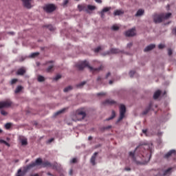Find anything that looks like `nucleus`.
I'll list each match as a JSON object with an SVG mask.
<instances>
[{
    "label": "nucleus",
    "instance_id": "f257e3e1",
    "mask_svg": "<svg viewBox=\"0 0 176 176\" xmlns=\"http://www.w3.org/2000/svg\"><path fill=\"white\" fill-rule=\"evenodd\" d=\"M135 151L129 152V157L132 159L135 164H146L151 160V153L143 154L142 155H135Z\"/></svg>",
    "mask_w": 176,
    "mask_h": 176
},
{
    "label": "nucleus",
    "instance_id": "f03ea898",
    "mask_svg": "<svg viewBox=\"0 0 176 176\" xmlns=\"http://www.w3.org/2000/svg\"><path fill=\"white\" fill-rule=\"evenodd\" d=\"M76 67L80 71H82L83 68L88 67L89 69H90L91 72H98V71H101L102 68V66L98 68H93L90 65H89V62H87V60L78 62L76 65Z\"/></svg>",
    "mask_w": 176,
    "mask_h": 176
},
{
    "label": "nucleus",
    "instance_id": "7ed1b4c3",
    "mask_svg": "<svg viewBox=\"0 0 176 176\" xmlns=\"http://www.w3.org/2000/svg\"><path fill=\"white\" fill-rule=\"evenodd\" d=\"M126 114V106L124 104H120V117L118 120V122L123 120L124 118V115Z\"/></svg>",
    "mask_w": 176,
    "mask_h": 176
},
{
    "label": "nucleus",
    "instance_id": "20e7f679",
    "mask_svg": "<svg viewBox=\"0 0 176 176\" xmlns=\"http://www.w3.org/2000/svg\"><path fill=\"white\" fill-rule=\"evenodd\" d=\"M10 107H12V101L10 100L0 102V109H3V108H10Z\"/></svg>",
    "mask_w": 176,
    "mask_h": 176
},
{
    "label": "nucleus",
    "instance_id": "39448f33",
    "mask_svg": "<svg viewBox=\"0 0 176 176\" xmlns=\"http://www.w3.org/2000/svg\"><path fill=\"white\" fill-rule=\"evenodd\" d=\"M42 159L38 158L36 160L35 162H32L30 165L27 166V170H30V168H32L33 167H35V166H42Z\"/></svg>",
    "mask_w": 176,
    "mask_h": 176
},
{
    "label": "nucleus",
    "instance_id": "423d86ee",
    "mask_svg": "<svg viewBox=\"0 0 176 176\" xmlns=\"http://www.w3.org/2000/svg\"><path fill=\"white\" fill-rule=\"evenodd\" d=\"M76 117L78 120H82V119H85L86 118V112L82 111V110H78L76 111Z\"/></svg>",
    "mask_w": 176,
    "mask_h": 176
},
{
    "label": "nucleus",
    "instance_id": "0eeeda50",
    "mask_svg": "<svg viewBox=\"0 0 176 176\" xmlns=\"http://www.w3.org/2000/svg\"><path fill=\"white\" fill-rule=\"evenodd\" d=\"M44 10H45L47 13H52V12L56 10V6L53 4H48L44 7Z\"/></svg>",
    "mask_w": 176,
    "mask_h": 176
},
{
    "label": "nucleus",
    "instance_id": "6e6552de",
    "mask_svg": "<svg viewBox=\"0 0 176 176\" xmlns=\"http://www.w3.org/2000/svg\"><path fill=\"white\" fill-rule=\"evenodd\" d=\"M23 2V5L25 8L27 9H31L32 8V4H31V2L32 0H21Z\"/></svg>",
    "mask_w": 176,
    "mask_h": 176
},
{
    "label": "nucleus",
    "instance_id": "1a4fd4ad",
    "mask_svg": "<svg viewBox=\"0 0 176 176\" xmlns=\"http://www.w3.org/2000/svg\"><path fill=\"white\" fill-rule=\"evenodd\" d=\"M42 167H52V168H57V164H54V165H52L48 161H45L42 163Z\"/></svg>",
    "mask_w": 176,
    "mask_h": 176
},
{
    "label": "nucleus",
    "instance_id": "9d476101",
    "mask_svg": "<svg viewBox=\"0 0 176 176\" xmlns=\"http://www.w3.org/2000/svg\"><path fill=\"white\" fill-rule=\"evenodd\" d=\"M163 17H164V15H162V14L160 15L155 14L154 15L153 19L155 23H162V21L164 20Z\"/></svg>",
    "mask_w": 176,
    "mask_h": 176
},
{
    "label": "nucleus",
    "instance_id": "9b49d317",
    "mask_svg": "<svg viewBox=\"0 0 176 176\" xmlns=\"http://www.w3.org/2000/svg\"><path fill=\"white\" fill-rule=\"evenodd\" d=\"M135 28H132L125 32L126 36H135Z\"/></svg>",
    "mask_w": 176,
    "mask_h": 176
},
{
    "label": "nucleus",
    "instance_id": "f8f14e48",
    "mask_svg": "<svg viewBox=\"0 0 176 176\" xmlns=\"http://www.w3.org/2000/svg\"><path fill=\"white\" fill-rule=\"evenodd\" d=\"M111 7H106L102 10V11L100 12V14L102 19H104V17H105V13H107V12H109V10H111Z\"/></svg>",
    "mask_w": 176,
    "mask_h": 176
},
{
    "label": "nucleus",
    "instance_id": "ddd939ff",
    "mask_svg": "<svg viewBox=\"0 0 176 176\" xmlns=\"http://www.w3.org/2000/svg\"><path fill=\"white\" fill-rule=\"evenodd\" d=\"M78 8L79 12H89V10H87V6L85 4L78 5Z\"/></svg>",
    "mask_w": 176,
    "mask_h": 176
},
{
    "label": "nucleus",
    "instance_id": "4468645a",
    "mask_svg": "<svg viewBox=\"0 0 176 176\" xmlns=\"http://www.w3.org/2000/svg\"><path fill=\"white\" fill-rule=\"evenodd\" d=\"M175 155H176V151H175V150H170L169 152H168V153L165 155L164 157H165L166 159H168V157H170V156H175Z\"/></svg>",
    "mask_w": 176,
    "mask_h": 176
},
{
    "label": "nucleus",
    "instance_id": "2eb2a0df",
    "mask_svg": "<svg viewBox=\"0 0 176 176\" xmlns=\"http://www.w3.org/2000/svg\"><path fill=\"white\" fill-rule=\"evenodd\" d=\"M120 50L116 49V48H113L110 50V52H107L104 54V56H107V54H110L111 53L112 54H116L118 53H120Z\"/></svg>",
    "mask_w": 176,
    "mask_h": 176
},
{
    "label": "nucleus",
    "instance_id": "dca6fc26",
    "mask_svg": "<svg viewBox=\"0 0 176 176\" xmlns=\"http://www.w3.org/2000/svg\"><path fill=\"white\" fill-rule=\"evenodd\" d=\"M155 47L156 45H155V44H151L144 48V52H151V50H153Z\"/></svg>",
    "mask_w": 176,
    "mask_h": 176
},
{
    "label": "nucleus",
    "instance_id": "f3484780",
    "mask_svg": "<svg viewBox=\"0 0 176 176\" xmlns=\"http://www.w3.org/2000/svg\"><path fill=\"white\" fill-rule=\"evenodd\" d=\"M153 103L151 102L148 106L146 108V109L143 111V115H146L148 112H149L152 109V106Z\"/></svg>",
    "mask_w": 176,
    "mask_h": 176
},
{
    "label": "nucleus",
    "instance_id": "a211bd4d",
    "mask_svg": "<svg viewBox=\"0 0 176 176\" xmlns=\"http://www.w3.org/2000/svg\"><path fill=\"white\" fill-rule=\"evenodd\" d=\"M104 104L107 105H115L116 104V102L112 99H107L104 101Z\"/></svg>",
    "mask_w": 176,
    "mask_h": 176
},
{
    "label": "nucleus",
    "instance_id": "6ab92c4d",
    "mask_svg": "<svg viewBox=\"0 0 176 176\" xmlns=\"http://www.w3.org/2000/svg\"><path fill=\"white\" fill-rule=\"evenodd\" d=\"M98 155V153H94L91 158V163L93 164V166H95L96 164V157Z\"/></svg>",
    "mask_w": 176,
    "mask_h": 176
},
{
    "label": "nucleus",
    "instance_id": "aec40b11",
    "mask_svg": "<svg viewBox=\"0 0 176 176\" xmlns=\"http://www.w3.org/2000/svg\"><path fill=\"white\" fill-rule=\"evenodd\" d=\"M173 170V168H168L167 170H164L163 173L164 176H168L171 174V171Z\"/></svg>",
    "mask_w": 176,
    "mask_h": 176
},
{
    "label": "nucleus",
    "instance_id": "412c9836",
    "mask_svg": "<svg viewBox=\"0 0 176 176\" xmlns=\"http://www.w3.org/2000/svg\"><path fill=\"white\" fill-rule=\"evenodd\" d=\"M124 13V12L122 10H116L114 11L113 14L114 16H122Z\"/></svg>",
    "mask_w": 176,
    "mask_h": 176
},
{
    "label": "nucleus",
    "instance_id": "4be33fe9",
    "mask_svg": "<svg viewBox=\"0 0 176 176\" xmlns=\"http://www.w3.org/2000/svg\"><path fill=\"white\" fill-rule=\"evenodd\" d=\"M161 93H162V92L160 91V90H157V91H155V92L154 93V95H153V98H154V100H157V98H159V97H160Z\"/></svg>",
    "mask_w": 176,
    "mask_h": 176
},
{
    "label": "nucleus",
    "instance_id": "5701e85b",
    "mask_svg": "<svg viewBox=\"0 0 176 176\" xmlns=\"http://www.w3.org/2000/svg\"><path fill=\"white\" fill-rule=\"evenodd\" d=\"M25 74V69L24 67H22L17 71V75H24Z\"/></svg>",
    "mask_w": 176,
    "mask_h": 176
},
{
    "label": "nucleus",
    "instance_id": "b1692460",
    "mask_svg": "<svg viewBox=\"0 0 176 176\" xmlns=\"http://www.w3.org/2000/svg\"><path fill=\"white\" fill-rule=\"evenodd\" d=\"M162 16H164L163 20H167L171 17V13L162 14Z\"/></svg>",
    "mask_w": 176,
    "mask_h": 176
},
{
    "label": "nucleus",
    "instance_id": "393cba45",
    "mask_svg": "<svg viewBox=\"0 0 176 176\" xmlns=\"http://www.w3.org/2000/svg\"><path fill=\"white\" fill-rule=\"evenodd\" d=\"M144 10H139L135 14L136 17H140V16H142V14H144Z\"/></svg>",
    "mask_w": 176,
    "mask_h": 176
},
{
    "label": "nucleus",
    "instance_id": "a878e982",
    "mask_svg": "<svg viewBox=\"0 0 176 176\" xmlns=\"http://www.w3.org/2000/svg\"><path fill=\"white\" fill-rule=\"evenodd\" d=\"M87 9L88 10V13L89 12V10H96V6L92 5H88L87 6Z\"/></svg>",
    "mask_w": 176,
    "mask_h": 176
},
{
    "label": "nucleus",
    "instance_id": "bb28decb",
    "mask_svg": "<svg viewBox=\"0 0 176 176\" xmlns=\"http://www.w3.org/2000/svg\"><path fill=\"white\" fill-rule=\"evenodd\" d=\"M116 116V113L115 111H111V116L109 118L106 119V120H112Z\"/></svg>",
    "mask_w": 176,
    "mask_h": 176
},
{
    "label": "nucleus",
    "instance_id": "cd10ccee",
    "mask_svg": "<svg viewBox=\"0 0 176 176\" xmlns=\"http://www.w3.org/2000/svg\"><path fill=\"white\" fill-rule=\"evenodd\" d=\"M37 80L38 82H45V78L43 76L38 75L37 76Z\"/></svg>",
    "mask_w": 176,
    "mask_h": 176
},
{
    "label": "nucleus",
    "instance_id": "c85d7f7f",
    "mask_svg": "<svg viewBox=\"0 0 176 176\" xmlns=\"http://www.w3.org/2000/svg\"><path fill=\"white\" fill-rule=\"evenodd\" d=\"M24 171L21 170V169L18 170L15 176H24Z\"/></svg>",
    "mask_w": 176,
    "mask_h": 176
},
{
    "label": "nucleus",
    "instance_id": "c756f323",
    "mask_svg": "<svg viewBox=\"0 0 176 176\" xmlns=\"http://www.w3.org/2000/svg\"><path fill=\"white\" fill-rule=\"evenodd\" d=\"M71 90H72V86L69 85L67 87H65L63 89L64 93H68V91H71Z\"/></svg>",
    "mask_w": 176,
    "mask_h": 176
},
{
    "label": "nucleus",
    "instance_id": "7c9ffc66",
    "mask_svg": "<svg viewBox=\"0 0 176 176\" xmlns=\"http://www.w3.org/2000/svg\"><path fill=\"white\" fill-rule=\"evenodd\" d=\"M39 56V52H34L30 55L31 58H35V57H38Z\"/></svg>",
    "mask_w": 176,
    "mask_h": 176
},
{
    "label": "nucleus",
    "instance_id": "2f4dec72",
    "mask_svg": "<svg viewBox=\"0 0 176 176\" xmlns=\"http://www.w3.org/2000/svg\"><path fill=\"white\" fill-rule=\"evenodd\" d=\"M65 111V109H63L61 110H59L58 111L54 113L55 116H57L58 115H61V113H63V112Z\"/></svg>",
    "mask_w": 176,
    "mask_h": 176
},
{
    "label": "nucleus",
    "instance_id": "473e14b6",
    "mask_svg": "<svg viewBox=\"0 0 176 176\" xmlns=\"http://www.w3.org/2000/svg\"><path fill=\"white\" fill-rule=\"evenodd\" d=\"M53 67H54V65H51L48 66V67L47 68V72H53Z\"/></svg>",
    "mask_w": 176,
    "mask_h": 176
},
{
    "label": "nucleus",
    "instance_id": "72a5a7b5",
    "mask_svg": "<svg viewBox=\"0 0 176 176\" xmlns=\"http://www.w3.org/2000/svg\"><path fill=\"white\" fill-rule=\"evenodd\" d=\"M21 90H23V87L21 86H18L15 91H14V93L17 94V93H20Z\"/></svg>",
    "mask_w": 176,
    "mask_h": 176
},
{
    "label": "nucleus",
    "instance_id": "f704fd0d",
    "mask_svg": "<svg viewBox=\"0 0 176 176\" xmlns=\"http://www.w3.org/2000/svg\"><path fill=\"white\" fill-rule=\"evenodd\" d=\"M21 145H27L28 142H27V139L23 138L21 140Z\"/></svg>",
    "mask_w": 176,
    "mask_h": 176
},
{
    "label": "nucleus",
    "instance_id": "c9c22d12",
    "mask_svg": "<svg viewBox=\"0 0 176 176\" xmlns=\"http://www.w3.org/2000/svg\"><path fill=\"white\" fill-rule=\"evenodd\" d=\"M0 144H4L5 145H6V146H10V144L9 143L2 139H0Z\"/></svg>",
    "mask_w": 176,
    "mask_h": 176
},
{
    "label": "nucleus",
    "instance_id": "e433bc0d",
    "mask_svg": "<svg viewBox=\"0 0 176 176\" xmlns=\"http://www.w3.org/2000/svg\"><path fill=\"white\" fill-rule=\"evenodd\" d=\"M86 85V81H82L77 85V87H83Z\"/></svg>",
    "mask_w": 176,
    "mask_h": 176
},
{
    "label": "nucleus",
    "instance_id": "4c0bfd02",
    "mask_svg": "<svg viewBox=\"0 0 176 176\" xmlns=\"http://www.w3.org/2000/svg\"><path fill=\"white\" fill-rule=\"evenodd\" d=\"M111 30H113V31H118V30H119V26H118V25H114L111 27Z\"/></svg>",
    "mask_w": 176,
    "mask_h": 176
},
{
    "label": "nucleus",
    "instance_id": "58836bf2",
    "mask_svg": "<svg viewBox=\"0 0 176 176\" xmlns=\"http://www.w3.org/2000/svg\"><path fill=\"white\" fill-rule=\"evenodd\" d=\"M72 120H74V122H77V120H76L78 119V117L76 116V113H75V115L72 116Z\"/></svg>",
    "mask_w": 176,
    "mask_h": 176
},
{
    "label": "nucleus",
    "instance_id": "ea45409f",
    "mask_svg": "<svg viewBox=\"0 0 176 176\" xmlns=\"http://www.w3.org/2000/svg\"><path fill=\"white\" fill-rule=\"evenodd\" d=\"M5 127H6V129H7V130H9V129L10 127H12V124L11 123H7V124H6Z\"/></svg>",
    "mask_w": 176,
    "mask_h": 176
},
{
    "label": "nucleus",
    "instance_id": "a19ab883",
    "mask_svg": "<svg viewBox=\"0 0 176 176\" xmlns=\"http://www.w3.org/2000/svg\"><path fill=\"white\" fill-rule=\"evenodd\" d=\"M58 79H61V75L58 74L54 78V80H58Z\"/></svg>",
    "mask_w": 176,
    "mask_h": 176
},
{
    "label": "nucleus",
    "instance_id": "79ce46f5",
    "mask_svg": "<svg viewBox=\"0 0 176 176\" xmlns=\"http://www.w3.org/2000/svg\"><path fill=\"white\" fill-rule=\"evenodd\" d=\"M101 80H102V78L101 76L98 77L97 82L99 84H101V83H102V81H101Z\"/></svg>",
    "mask_w": 176,
    "mask_h": 176
},
{
    "label": "nucleus",
    "instance_id": "37998d69",
    "mask_svg": "<svg viewBox=\"0 0 176 176\" xmlns=\"http://www.w3.org/2000/svg\"><path fill=\"white\" fill-rule=\"evenodd\" d=\"M1 115H3V116H8V113L5 110H1Z\"/></svg>",
    "mask_w": 176,
    "mask_h": 176
},
{
    "label": "nucleus",
    "instance_id": "c03bdc74",
    "mask_svg": "<svg viewBox=\"0 0 176 176\" xmlns=\"http://www.w3.org/2000/svg\"><path fill=\"white\" fill-rule=\"evenodd\" d=\"M101 50V47H98L94 50L95 53H98Z\"/></svg>",
    "mask_w": 176,
    "mask_h": 176
},
{
    "label": "nucleus",
    "instance_id": "a18cd8bd",
    "mask_svg": "<svg viewBox=\"0 0 176 176\" xmlns=\"http://www.w3.org/2000/svg\"><path fill=\"white\" fill-rule=\"evenodd\" d=\"M47 28L50 30V31H54V27L52 25H48Z\"/></svg>",
    "mask_w": 176,
    "mask_h": 176
},
{
    "label": "nucleus",
    "instance_id": "49530a36",
    "mask_svg": "<svg viewBox=\"0 0 176 176\" xmlns=\"http://www.w3.org/2000/svg\"><path fill=\"white\" fill-rule=\"evenodd\" d=\"M134 74H135V72L134 71H131L129 72V76H131V78H133Z\"/></svg>",
    "mask_w": 176,
    "mask_h": 176
},
{
    "label": "nucleus",
    "instance_id": "de8ad7c7",
    "mask_svg": "<svg viewBox=\"0 0 176 176\" xmlns=\"http://www.w3.org/2000/svg\"><path fill=\"white\" fill-rule=\"evenodd\" d=\"M16 82H17V79L14 78L11 80V85H14V83H16Z\"/></svg>",
    "mask_w": 176,
    "mask_h": 176
},
{
    "label": "nucleus",
    "instance_id": "09e8293b",
    "mask_svg": "<svg viewBox=\"0 0 176 176\" xmlns=\"http://www.w3.org/2000/svg\"><path fill=\"white\" fill-rule=\"evenodd\" d=\"M168 56H171V54H173V50H171V49H169L168 50Z\"/></svg>",
    "mask_w": 176,
    "mask_h": 176
},
{
    "label": "nucleus",
    "instance_id": "8fccbe9b",
    "mask_svg": "<svg viewBox=\"0 0 176 176\" xmlns=\"http://www.w3.org/2000/svg\"><path fill=\"white\" fill-rule=\"evenodd\" d=\"M158 47H159V49H163V48L164 47V45H163V44H160V45H158Z\"/></svg>",
    "mask_w": 176,
    "mask_h": 176
},
{
    "label": "nucleus",
    "instance_id": "3c124183",
    "mask_svg": "<svg viewBox=\"0 0 176 176\" xmlns=\"http://www.w3.org/2000/svg\"><path fill=\"white\" fill-rule=\"evenodd\" d=\"M70 163H76V158H73L71 161Z\"/></svg>",
    "mask_w": 176,
    "mask_h": 176
},
{
    "label": "nucleus",
    "instance_id": "603ef678",
    "mask_svg": "<svg viewBox=\"0 0 176 176\" xmlns=\"http://www.w3.org/2000/svg\"><path fill=\"white\" fill-rule=\"evenodd\" d=\"M133 46V43H129L127 44V47L130 48Z\"/></svg>",
    "mask_w": 176,
    "mask_h": 176
},
{
    "label": "nucleus",
    "instance_id": "864d4df0",
    "mask_svg": "<svg viewBox=\"0 0 176 176\" xmlns=\"http://www.w3.org/2000/svg\"><path fill=\"white\" fill-rule=\"evenodd\" d=\"M173 34H174V35H176V28H175L173 31H172Z\"/></svg>",
    "mask_w": 176,
    "mask_h": 176
},
{
    "label": "nucleus",
    "instance_id": "5fc2aeb1",
    "mask_svg": "<svg viewBox=\"0 0 176 176\" xmlns=\"http://www.w3.org/2000/svg\"><path fill=\"white\" fill-rule=\"evenodd\" d=\"M67 3H68V0H65L63 2V6H65V5H67Z\"/></svg>",
    "mask_w": 176,
    "mask_h": 176
},
{
    "label": "nucleus",
    "instance_id": "6e6d98bb",
    "mask_svg": "<svg viewBox=\"0 0 176 176\" xmlns=\"http://www.w3.org/2000/svg\"><path fill=\"white\" fill-rule=\"evenodd\" d=\"M146 131H147L146 129H143V130H142L143 134H145V135H146Z\"/></svg>",
    "mask_w": 176,
    "mask_h": 176
},
{
    "label": "nucleus",
    "instance_id": "4d7b16f0",
    "mask_svg": "<svg viewBox=\"0 0 176 176\" xmlns=\"http://www.w3.org/2000/svg\"><path fill=\"white\" fill-rule=\"evenodd\" d=\"M54 140V139H53V138L50 139V140L47 141L48 144H50V142H53Z\"/></svg>",
    "mask_w": 176,
    "mask_h": 176
},
{
    "label": "nucleus",
    "instance_id": "13d9d810",
    "mask_svg": "<svg viewBox=\"0 0 176 176\" xmlns=\"http://www.w3.org/2000/svg\"><path fill=\"white\" fill-rule=\"evenodd\" d=\"M97 3H102V0H95Z\"/></svg>",
    "mask_w": 176,
    "mask_h": 176
},
{
    "label": "nucleus",
    "instance_id": "bf43d9fd",
    "mask_svg": "<svg viewBox=\"0 0 176 176\" xmlns=\"http://www.w3.org/2000/svg\"><path fill=\"white\" fill-rule=\"evenodd\" d=\"M109 76H111V73H108V74L106 75V78H109Z\"/></svg>",
    "mask_w": 176,
    "mask_h": 176
},
{
    "label": "nucleus",
    "instance_id": "052dcab7",
    "mask_svg": "<svg viewBox=\"0 0 176 176\" xmlns=\"http://www.w3.org/2000/svg\"><path fill=\"white\" fill-rule=\"evenodd\" d=\"M30 176H39L38 174H32Z\"/></svg>",
    "mask_w": 176,
    "mask_h": 176
},
{
    "label": "nucleus",
    "instance_id": "680f3d73",
    "mask_svg": "<svg viewBox=\"0 0 176 176\" xmlns=\"http://www.w3.org/2000/svg\"><path fill=\"white\" fill-rule=\"evenodd\" d=\"M88 140L90 141L91 140H93V138H92L91 136H89V137L88 138Z\"/></svg>",
    "mask_w": 176,
    "mask_h": 176
},
{
    "label": "nucleus",
    "instance_id": "e2e57ef3",
    "mask_svg": "<svg viewBox=\"0 0 176 176\" xmlns=\"http://www.w3.org/2000/svg\"><path fill=\"white\" fill-rule=\"evenodd\" d=\"M104 93H100V94H98V96H104Z\"/></svg>",
    "mask_w": 176,
    "mask_h": 176
},
{
    "label": "nucleus",
    "instance_id": "0e129e2a",
    "mask_svg": "<svg viewBox=\"0 0 176 176\" xmlns=\"http://www.w3.org/2000/svg\"><path fill=\"white\" fill-rule=\"evenodd\" d=\"M109 85H112V83H113V81L110 80V81L109 82Z\"/></svg>",
    "mask_w": 176,
    "mask_h": 176
},
{
    "label": "nucleus",
    "instance_id": "69168bd1",
    "mask_svg": "<svg viewBox=\"0 0 176 176\" xmlns=\"http://www.w3.org/2000/svg\"><path fill=\"white\" fill-rule=\"evenodd\" d=\"M69 175H72V170H70V171H69Z\"/></svg>",
    "mask_w": 176,
    "mask_h": 176
},
{
    "label": "nucleus",
    "instance_id": "338daca9",
    "mask_svg": "<svg viewBox=\"0 0 176 176\" xmlns=\"http://www.w3.org/2000/svg\"><path fill=\"white\" fill-rule=\"evenodd\" d=\"M10 34L11 35H14V32H10Z\"/></svg>",
    "mask_w": 176,
    "mask_h": 176
},
{
    "label": "nucleus",
    "instance_id": "774afa93",
    "mask_svg": "<svg viewBox=\"0 0 176 176\" xmlns=\"http://www.w3.org/2000/svg\"><path fill=\"white\" fill-rule=\"evenodd\" d=\"M148 146H149L145 145V146H144V148H148Z\"/></svg>",
    "mask_w": 176,
    "mask_h": 176
}]
</instances>
